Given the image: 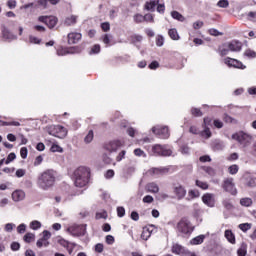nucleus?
Listing matches in <instances>:
<instances>
[{"label":"nucleus","mask_w":256,"mask_h":256,"mask_svg":"<svg viewBox=\"0 0 256 256\" xmlns=\"http://www.w3.org/2000/svg\"><path fill=\"white\" fill-rule=\"evenodd\" d=\"M2 39L3 41H13L14 39H17V36L11 33H2Z\"/></svg>","instance_id":"obj_31"},{"label":"nucleus","mask_w":256,"mask_h":256,"mask_svg":"<svg viewBox=\"0 0 256 256\" xmlns=\"http://www.w3.org/2000/svg\"><path fill=\"white\" fill-rule=\"evenodd\" d=\"M81 41V33H68V43L69 45H75Z\"/></svg>","instance_id":"obj_17"},{"label":"nucleus","mask_w":256,"mask_h":256,"mask_svg":"<svg viewBox=\"0 0 256 256\" xmlns=\"http://www.w3.org/2000/svg\"><path fill=\"white\" fill-rule=\"evenodd\" d=\"M158 3H159V0L146 2V4H145V9H146L147 11H155V7H157V4H158Z\"/></svg>","instance_id":"obj_28"},{"label":"nucleus","mask_w":256,"mask_h":256,"mask_svg":"<svg viewBox=\"0 0 256 256\" xmlns=\"http://www.w3.org/2000/svg\"><path fill=\"white\" fill-rule=\"evenodd\" d=\"M203 25H204L203 21L198 20L193 23L192 27H193V29H195L197 31L198 29H201L203 27Z\"/></svg>","instance_id":"obj_48"},{"label":"nucleus","mask_w":256,"mask_h":256,"mask_svg":"<svg viewBox=\"0 0 256 256\" xmlns=\"http://www.w3.org/2000/svg\"><path fill=\"white\" fill-rule=\"evenodd\" d=\"M50 151H52V153H63V148L57 144H53L50 148Z\"/></svg>","instance_id":"obj_36"},{"label":"nucleus","mask_w":256,"mask_h":256,"mask_svg":"<svg viewBox=\"0 0 256 256\" xmlns=\"http://www.w3.org/2000/svg\"><path fill=\"white\" fill-rule=\"evenodd\" d=\"M211 118L209 117H206L204 118V121H203V124H202V127H209L211 125Z\"/></svg>","instance_id":"obj_61"},{"label":"nucleus","mask_w":256,"mask_h":256,"mask_svg":"<svg viewBox=\"0 0 256 256\" xmlns=\"http://www.w3.org/2000/svg\"><path fill=\"white\" fill-rule=\"evenodd\" d=\"M171 17L173 19H176L177 21H181V22L185 21V17L181 15V13H179L178 11H172Z\"/></svg>","instance_id":"obj_30"},{"label":"nucleus","mask_w":256,"mask_h":256,"mask_svg":"<svg viewBox=\"0 0 256 256\" xmlns=\"http://www.w3.org/2000/svg\"><path fill=\"white\" fill-rule=\"evenodd\" d=\"M121 147L120 141H112L105 145V149L107 151H110V153H113V151H117Z\"/></svg>","instance_id":"obj_18"},{"label":"nucleus","mask_w":256,"mask_h":256,"mask_svg":"<svg viewBox=\"0 0 256 256\" xmlns=\"http://www.w3.org/2000/svg\"><path fill=\"white\" fill-rule=\"evenodd\" d=\"M42 235L43 237L36 242V247H39L40 249L41 247H43V241L44 247H49V239H51V232H49L48 230H44L42 232Z\"/></svg>","instance_id":"obj_11"},{"label":"nucleus","mask_w":256,"mask_h":256,"mask_svg":"<svg viewBox=\"0 0 256 256\" xmlns=\"http://www.w3.org/2000/svg\"><path fill=\"white\" fill-rule=\"evenodd\" d=\"M230 51H241V48L243 47V44L237 40H233L228 45Z\"/></svg>","instance_id":"obj_21"},{"label":"nucleus","mask_w":256,"mask_h":256,"mask_svg":"<svg viewBox=\"0 0 256 256\" xmlns=\"http://www.w3.org/2000/svg\"><path fill=\"white\" fill-rule=\"evenodd\" d=\"M222 188L224 191H226V193H230V195H237V188H235L233 178H226L223 181Z\"/></svg>","instance_id":"obj_7"},{"label":"nucleus","mask_w":256,"mask_h":256,"mask_svg":"<svg viewBox=\"0 0 256 256\" xmlns=\"http://www.w3.org/2000/svg\"><path fill=\"white\" fill-rule=\"evenodd\" d=\"M153 227H155V225H150L149 227L143 228L141 239L147 241L149 237H151V233H153Z\"/></svg>","instance_id":"obj_19"},{"label":"nucleus","mask_w":256,"mask_h":256,"mask_svg":"<svg viewBox=\"0 0 256 256\" xmlns=\"http://www.w3.org/2000/svg\"><path fill=\"white\" fill-rule=\"evenodd\" d=\"M200 193L198 192V190H190L188 192V197L189 199H197V197H199Z\"/></svg>","instance_id":"obj_38"},{"label":"nucleus","mask_w":256,"mask_h":256,"mask_svg":"<svg viewBox=\"0 0 256 256\" xmlns=\"http://www.w3.org/2000/svg\"><path fill=\"white\" fill-rule=\"evenodd\" d=\"M48 135L52 137H57L58 139H65L67 137V130L61 125H52L46 127Z\"/></svg>","instance_id":"obj_4"},{"label":"nucleus","mask_w":256,"mask_h":256,"mask_svg":"<svg viewBox=\"0 0 256 256\" xmlns=\"http://www.w3.org/2000/svg\"><path fill=\"white\" fill-rule=\"evenodd\" d=\"M14 227H15V224L8 223V224L5 225V231H7L8 233H11V231H13Z\"/></svg>","instance_id":"obj_59"},{"label":"nucleus","mask_w":256,"mask_h":256,"mask_svg":"<svg viewBox=\"0 0 256 256\" xmlns=\"http://www.w3.org/2000/svg\"><path fill=\"white\" fill-rule=\"evenodd\" d=\"M180 151L182 155H189L191 148H189L187 145H182Z\"/></svg>","instance_id":"obj_42"},{"label":"nucleus","mask_w":256,"mask_h":256,"mask_svg":"<svg viewBox=\"0 0 256 256\" xmlns=\"http://www.w3.org/2000/svg\"><path fill=\"white\" fill-rule=\"evenodd\" d=\"M78 16L76 15H71L65 18L64 20V25L66 27H71V25H75L77 23Z\"/></svg>","instance_id":"obj_22"},{"label":"nucleus","mask_w":256,"mask_h":256,"mask_svg":"<svg viewBox=\"0 0 256 256\" xmlns=\"http://www.w3.org/2000/svg\"><path fill=\"white\" fill-rule=\"evenodd\" d=\"M189 133H192V135H200L201 131H199L197 126H190Z\"/></svg>","instance_id":"obj_49"},{"label":"nucleus","mask_w":256,"mask_h":256,"mask_svg":"<svg viewBox=\"0 0 256 256\" xmlns=\"http://www.w3.org/2000/svg\"><path fill=\"white\" fill-rule=\"evenodd\" d=\"M153 153H156V155H160L162 157H171L173 154V151L170 149H165L163 146L156 144L152 148Z\"/></svg>","instance_id":"obj_9"},{"label":"nucleus","mask_w":256,"mask_h":256,"mask_svg":"<svg viewBox=\"0 0 256 256\" xmlns=\"http://www.w3.org/2000/svg\"><path fill=\"white\" fill-rule=\"evenodd\" d=\"M143 203H153V196L147 195L143 198Z\"/></svg>","instance_id":"obj_63"},{"label":"nucleus","mask_w":256,"mask_h":256,"mask_svg":"<svg viewBox=\"0 0 256 256\" xmlns=\"http://www.w3.org/2000/svg\"><path fill=\"white\" fill-rule=\"evenodd\" d=\"M134 21L135 23H143L145 21V16L141 14L134 15Z\"/></svg>","instance_id":"obj_44"},{"label":"nucleus","mask_w":256,"mask_h":256,"mask_svg":"<svg viewBox=\"0 0 256 256\" xmlns=\"http://www.w3.org/2000/svg\"><path fill=\"white\" fill-rule=\"evenodd\" d=\"M25 243H31V241H35V234L28 232L24 236Z\"/></svg>","instance_id":"obj_32"},{"label":"nucleus","mask_w":256,"mask_h":256,"mask_svg":"<svg viewBox=\"0 0 256 256\" xmlns=\"http://www.w3.org/2000/svg\"><path fill=\"white\" fill-rule=\"evenodd\" d=\"M169 173V168L167 167H160V168H150L146 174L149 175V177H159V175H165Z\"/></svg>","instance_id":"obj_10"},{"label":"nucleus","mask_w":256,"mask_h":256,"mask_svg":"<svg viewBox=\"0 0 256 256\" xmlns=\"http://www.w3.org/2000/svg\"><path fill=\"white\" fill-rule=\"evenodd\" d=\"M94 137L95 134L93 133V130H89L87 135L84 137V143H86V145H89V143L93 141Z\"/></svg>","instance_id":"obj_29"},{"label":"nucleus","mask_w":256,"mask_h":256,"mask_svg":"<svg viewBox=\"0 0 256 256\" xmlns=\"http://www.w3.org/2000/svg\"><path fill=\"white\" fill-rule=\"evenodd\" d=\"M117 214H118V217H125V208L124 207H118L117 208Z\"/></svg>","instance_id":"obj_57"},{"label":"nucleus","mask_w":256,"mask_h":256,"mask_svg":"<svg viewBox=\"0 0 256 256\" xmlns=\"http://www.w3.org/2000/svg\"><path fill=\"white\" fill-rule=\"evenodd\" d=\"M238 227L241 231H243L245 233V232L249 231V229H251V224L243 223V224H240Z\"/></svg>","instance_id":"obj_40"},{"label":"nucleus","mask_w":256,"mask_h":256,"mask_svg":"<svg viewBox=\"0 0 256 256\" xmlns=\"http://www.w3.org/2000/svg\"><path fill=\"white\" fill-rule=\"evenodd\" d=\"M12 199L13 201H16L18 203L19 201H23L25 199V192L23 190H16L12 193Z\"/></svg>","instance_id":"obj_20"},{"label":"nucleus","mask_w":256,"mask_h":256,"mask_svg":"<svg viewBox=\"0 0 256 256\" xmlns=\"http://www.w3.org/2000/svg\"><path fill=\"white\" fill-rule=\"evenodd\" d=\"M202 201L208 207H215V195L214 194H204L202 197Z\"/></svg>","instance_id":"obj_14"},{"label":"nucleus","mask_w":256,"mask_h":256,"mask_svg":"<svg viewBox=\"0 0 256 256\" xmlns=\"http://www.w3.org/2000/svg\"><path fill=\"white\" fill-rule=\"evenodd\" d=\"M238 256H246L247 255V245L242 244L241 247L237 251Z\"/></svg>","instance_id":"obj_33"},{"label":"nucleus","mask_w":256,"mask_h":256,"mask_svg":"<svg viewBox=\"0 0 256 256\" xmlns=\"http://www.w3.org/2000/svg\"><path fill=\"white\" fill-rule=\"evenodd\" d=\"M152 133L155 135H161L162 139H167L169 137V128L167 126L162 127L161 129L152 128Z\"/></svg>","instance_id":"obj_16"},{"label":"nucleus","mask_w":256,"mask_h":256,"mask_svg":"<svg viewBox=\"0 0 256 256\" xmlns=\"http://www.w3.org/2000/svg\"><path fill=\"white\" fill-rule=\"evenodd\" d=\"M177 230L184 235L185 237H189L193 231H195V226L189 221L187 218H183L177 224Z\"/></svg>","instance_id":"obj_3"},{"label":"nucleus","mask_w":256,"mask_h":256,"mask_svg":"<svg viewBox=\"0 0 256 256\" xmlns=\"http://www.w3.org/2000/svg\"><path fill=\"white\" fill-rule=\"evenodd\" d=\"M240 205H242V207H251L253 205V199L249 197L242 198L240 199Z\"/></svg>","instance_id":"obj_27"},{"label":"nucleus","mask_w":256,"mask_h":256,"mask_svg":"<svg viewBox=\"0 0 256 256\" xmlns=\"http://www.w3.org/2000/svg\"><path fill=\"white\" fill-rule=\"evenodd\" d=\"M246 18L248 19V21H253L254 23H256V11L249 12Z\"/></svg>","instance_id":"obj_50"},{"label":"nucleus","mask_w":256,"mask_h":256,"mask_svg":"<svg viewBox=\"0 0 256 256\" xmlns=\"http://www.w3.org/2000/svg\"><path fill=\"white\" fill-rule=\"evenodd\" d=\"M224 235L227 241H229V243H231L232 245H235V234H233L231 230H226Z\"/></svg>","instance_id":"obj_26"},{"label":"nucleus","mask_w":256,"mask_h":256,"mask_svg":"<svg viewBox=\"0 0 256 256\" xmlns=\"http://www.w3.org/2000/svg\"><path fill=\"white\" fill-rule=\"evenodd\" d=\"M67 232L70 233V235H73V237H81L87 232V225L73 224L72 226L67 228Z\"/></svg>","instance_id":"obj_5"},{"label":"nucleus","mask_w":256,"mask_h":256,"mask_svg":"<svg viewBox=\"0 0 256 256\" xmlns=\"http://www.w3.org/2000/svg\"><path fill=\"white\" fill-rule=\"evenodd\" d=\"M100 51H101V46L99 44H96L90 50V55H95L97 53H100Z\"/></svg>","instance_id":"obj_41"},{"label":"nucleus","mask_w":256,"mask_h":256,"mask_svg":"<svg viewBox=\"0 0 256 256\" xmlns=\"http://www.w3.org/2000/svg\"><path fill=\"white\" fill-rule=\"evenodd\" d=\"M17 158V156L15 155V153H10L5 161L6 165H9V163H11L12 161H15V159Z\"/></svg>","instance_id":"obj_43"},{"label":"nucleus","mask_w":256,"mask_h":256,"mask_svg":"<svg viewBox=\"0 0 256 256\" xmlns=\"http://www.w3.org/2000/svg\"><path fill=\"white\" fill-rule=\"evenodd\" d=\"M232 139H234V141H238L240 145H244V147H247V145L251 144V139H253V137L245 132H239L233 134Z\"/></svg>","instance_id":"obj_6"},{"label":"nucleus","mask_w":256,"mask_h":256,"mask_svg":"<svg viewBox=\"0 0 256 256\" xmlns=\"http://www.w3.org/2000/svg\"><path fill=\"white\" fill-rule=\"evenodd\" d=\"M199 135L200 137H203V139H211V129L209 127H203V131H200Z\"/></svg>","instance_id":"obj_24"},{"label":"nucleus","mask_w":256,"mask_h":256,"mask_svg":"<svg viewBox=\"0 0 256 256\" xmlns=\"http://www.w3.org/2000/svg\"><path fill=\"white\" fill-rule=\"evenodd\" d=\"M224 63L228 65V67H234L235 69H245L246 66L243 65V63L237 59L233 58H225Z\"/></svg>","instance_id":"obj_12"},{"label":"nucleus","mask_w":256,"mask_h":256,"mask_svg":"<svg viewBox=\"0 0 256 256\" xmlns=\"http://www.w3.org/2000/svg\"><path fill=\"white\" fill-rule=\"evenodd\" d=\"M196 186L199 187L200 189H209V184L207 182H203L201 180H196Z\"/></svg>","instance_id":"obj_35"},{"label":"nucleus","mask_w":256,"mask_h":256,"mask_svg":"<svg viewBox=\"0 0 256 256\" xmlns=\"http://www.w3.org/2000/svg\"><path fill=\"white\" fill-rule=\"evenodd\" d=\"M203 169H204L205 173H207L208 175H210V177H214V175H215V169H213V168H211V167H209V166L204 167Z\"/></svg>","instance_id":"obj_46"},{"label":"nucleus","mask_w":256,"mask_h":256,"mask_svg":"<svg viewBox=\"0 0 256 256\" xmlns=\"http://www.w3.org/2000/svg\"><path fill=\"white\" fill-rule=\"evenodd\" d=\"M156 45L158 47H163V36L158 35V37L156 38Z\"/></svg>","instance_id":"obj_60"},{"label":"nucleus","mask_w":256,"mask_h":256,"mask_svg":"<svg viewBox=\"0 0 256 256\" xmlns=\"http://www.w3.org/2000/svg\"><path fill=\"white\" fill-rule=\"evenodd\" d=\"M217 5L221 7L222 9H227L229 7V1L227 0H220Z\"/></svg>","instance_id":"obj_47"},{"label":"nucleus","mask_w":256,"mask_h":256,"mask_svg":"<svg viewBox=\"0 0 256 256\" xmlns=\"http://www.w3.org/2000/svg\"><path fill=\"white\" fill-rule=\"evenodd\" d=\"M146 191H148V193H159V185L155 182L148 183L146 185Z\"/></svg>","instance_id":"obj_23"},{"label":"nucleus","mask_w":256,"mask_h":256,"mask_svg":"<svg viewBox=\"0 0 256 256\" xmlns=\"http://www.w3.org/2000/svg\"><path fill=\"white\" fill-rule=\"evenodd\" d=\"M7 7H9V9H15V7H17V1L15 0H9L7 2Z\"/></svg>","instance_id":"obj_55"},{"label":"nucleus","mask_w":256,"mask_h":256,"mask_svg":"<svg viewBox=\"0 0 256 256\" xmlns=\"http://www.w3.org/2000/svg\"><path fill=\"white\" fill-rule=\"evenodd\" d=\"M38 5L43 7V9H47L49 7V0H38Z\"/></svg>","instance_id":"obj_52"},{"label":"nucleus","mask_w":256,"mask_h":256,"mask_svg":"<svg viewBox=\"0 0 256 256\" xmlns=\"http://www.w3.org/2000/svg\"><path fill=\"white\" fill-rule=\"evenodd\" d=\"M26 230H27V226H26L25 224H20V225L17 227V231H18V233H20V234L25 233Z\"/></svg>","instance_id":"obj_54"},{"label":"nucleus","mask_w":256,"mask_h":256,"mask_svg":"<svg viewBox=\"0 0 256 256\" xmlns=\"http://www.w3.org/2000/svg\"><path fill=\"white\" fill-rule=\"evenodd\" d=\"M38 21H40V23H45L49 29H53V27L57 25L59 19L55 16H39Z\"/></svg>","instance_id":"obj_8"},{"label":"nucleus","mask_w":256,"mask_h":256,"mask_svg":"<svg viewBox=\"0 0 256 256\" xmlns=\"http://www.w3.org/2000/svg\"><path fill=\"white\" fill-rule=\"evenodd\" d=\"M191 114L194 115V117H203V112L199 108H192Z\"/></svg>","instance_id":"obj_39"},{"label":"nucleus","mask_w":256,"mask_h":256,"mask_svg":"<svg viewBox=\"0 0 256 256\" xmlns=\"http://www.w3.org/2000/svg\"><path fill=\"white\" fill-rule=\"evenodd\" d=\"M16 177H25V170L24 169H18L16 171Z\"/></svg>","instance_id":"obj_64"},{"label":"nucleus","mask_w":256,"mask_h":256,"mask_svg":"<svg viewBox=\"0 0 256 256\" xmlns=\"http://www.w3.org/2000/svg\"><path fill=\"white\" fill-rule=\"evenodd\" d=\"M172 253H175L176 255H191V252L186 250L183 246L179 244H174L172 247Z\"/></svg>","instance_id":"obj_15"},{"label":"nucleus","mask_w":256,"mask_h":256,"mask_svg":"<svg viewBox=\"0 0 256 256\" xmlns=\"http://www.w3.org/2000/svg\"><path fill=\"white\" fill-rule=\"evenodd\" d=\"M30 227L31 229H33L34 231H37V229H41V222L34 220L30 223Z\"/></svg>","instance_id":"obj_37"},{"label":"nucleus","mask_w":256,"mask_h":256,"mask_svg":"<svg viewBox=\"0 0 256 256\" xmlns=\"http://www.w3.org/2000/svg\"><path fill=\"white\" fill-rule=\"evenodd\" d=\"M205 241V235H199L190 240V245H201Z\"/></svg>","instance_id":"obj_25"},{"label":"nucleus","mask_w":256,"mask_h":256,"mask_svg":"<svg viewBox=\"0 0 256 256\" xmlns=\"http://www.w3.org/2000/svg\"><path fill=\"white\" fill-rule=\"evenodd\" d=\"M11 249L12 251H19V249H21V245L19 244V242H13L11 244Z\"/></svg>","instance_id":"obj_56"},{"label":"nucleus","mask_w":256,"mask_h":256,"mask_svg":"<svg viewBox=\"0 0 256 256\" xmlns=\"http://www.w3.org/2000/svg\"><path fill=\"white\" fill-rule=\"evenodd\" d=\"M91 170L87 167H79L74 171V183L76 187H85L89 183Z\"/></svg>","instance_id":"obj_2"},{"label":"nucleus","mask_w":256,"mask_h":256,"mask_svg":"<svg viewBox=\"0 0 256 256\" xmlns=\"http://www.w3.org/2000/svg\"><path fill=\"white\" fill-rule=\"evenodd\" d=\"M173 193L176 195L178 200L184 199L187 195V190L182 185H177L173 189Z\"/></svg>","instance_id":"obj_13"},{"label":"nucleus","mask_w":256,"mask_h":256,"mask_svg":"<svg viewBox=\"0 0 256 256\" xmlns=\"http://www.w3.org/2000/svg\"><path fill=\"white\" fill-rule=\"evenodd\" d=\"M37 185L43 191H47L55 185V173L52 170H46L38 177Z\"/></svg>","instance_id":"obj_1"},{"label":"nucleus","mask_w":256,"mask_h":256,"mask_svg":"<svg viewBox=\"0 0 256 256\" xmlns=\"http://www.w3.org/2000/svg\"><path fill=\"white\" fill-rule=\"evenodd\" d=\"M134 155H136V157H147L145 151L141 150L140 148L134 150Z\"/></svg>","instance_id":"obj_45"},{"label":"nucleus","mask_w":256,"mask_h":256,"mask_svg":"<svg viewBox=\"0 0 256 256\" xmlns=\"http://www.w3.org/2000/svg\"><path fill=\"white\" fill-rule=\"evenodd\" d=\"M228 171L230 175H237V173L239 172V166L237 164L231 165L228 168Z\"/></svg>","instance_id":"obj_34"},{"label":"nucleus","mask_w":256,"mask_h":256,"mask_svg":"<svg viewBox=\"0 0 256 256\" xmlns=\"http://www.w3.org/2000/svg\"><path fill=\"white\" fill-rule=\"evenodd\" d=\"M245 55H246V57H251L252 59H255V57H256V52L253 51V50H247V51L245 52Z\"/></svg>","instance_id":"obj_58"},{"label":"nucleus","mask_w":256,"mask_h":256,"mask_svg":"<svg viewBox=\"0 0 256 256\" xmlns=\"http://www.w3.org/2000/svg\"><path fill=\"white\" fill-rule=\"evenodd\" d=\"M95 252L96 253H103V244H101V243L96 244Z\"/></svg>","instance_id":"obj_62"},{"label":"nucleus","mask_w":256,"mask_h":256,"mask_svg":"<svg viewBox=\"0 0 256 256\" xmlns=\"http://www.w3.org/2000/svg\"><path fill=\"white\" fill-rule=\"evenodd\" d=\"M20 155H21L22 159H27V155H28L27 147H22L21 148Z\"/></svg>","instance_id":"obj_53"},{"label":"nucleus","mask_w":256,"mask_h":256,"mask_svg":"<svg viewBox=\"0 0 256 256\" xmlns=\"http://www.w3.org/2000/svg\"><path fill=\"white\" fill-rule=\"evenodd\" d=\"M223 206H224L225 209H227L228 211H231V209H233V204H232L231 201H229V200H224V201H223Z\"/></svg>","instance_id":"obj_51"}]
</instances>
